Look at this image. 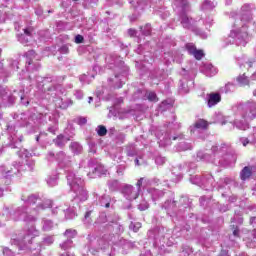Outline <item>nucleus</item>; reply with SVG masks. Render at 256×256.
I'll return each mask as SVG.
<instances>
[{
    "mask_svg": "<svg viewBox=\"0 0 256 256\" xmlns=\"http://www.w3.org/2000/svg\"><path fill=\"white\" fill-rule=\"evenodd\" d=\"M217 103H221V94L219 93L209 94L208 107H215Z\"/></svg>",
    "mask_w": 256,
    "mask_h": 256,
    "instance_id": "f257e3e1",
    "label": "nucleus"
},
{
    "mask_svg": "<svg viewBox=\"0 0 256 256\" xmlns=\"http://www.w3.org/2000/svg\"><path fill=\"white\" fill-rule=\"evenodd\" d=\"M251 175H253V167L246 166L240 172V179L242 181H247V179H249Z\"/></svg>",
    "mask_w": 256,
    "mask_h": 256,
    "instance_id": "f03ea898",
    "label": "nucleus"
},
{
    "mask_svg": "<svg viewBox=\"0 0 256 256\" xmlns=\"http://www.w3.org/2000/svg\"><path fill=\"white\" fill-rule=\"evenodd\" d=\"M133 189H135L132 185H127L124 187L123 192L125 193V195H128V197H130V199H137V197H139V192H135L133 193Z\"/></svg>",
    "mask_w": 256,
    "mask_h": 256,
    "instance_id": "7ed1b4c3",
    "label": "nucleus"
},
{
    "mask_svg": "<svg viewBox=\"0 0 256 256\" xmlns=\"http://www.w3.org/2000/svg\"><path fill=\"white\" fill-rule=\"evenodd\" d=\"M24 57H26V64L31 65L33 63V59L37 57V52H35V50H29L24 54Z\"/></svg>",
    "mask_w": 256,
    "mask_h": 256,
    "instance_id": "20e7f679",
    "label": "nucleus"
},
{
    "mask_svg": "<svg viewBox=\"0 0 256 256\" xmlns=\"http://www.w3.org/2000/svg\"><path fill=\"white\" fill-rule=\"evenodd\" d=\"M53 141L57 147H60L61 149L65 147V136L63 134L58 135Z\"/></svg>",
    "mask_w": 256,
    "mask_h": 256,
    "instance_id": "39448f33",
    "label": "nucleus"
},
{
    "mask_svg": "<svg viewBox=\"0 0 256 256\" xmlns=\"http://www.w3.org/2000/svg\"><path fill=\"white\" fill-rule=\"evenodd\" d=\"M194 127L196 129H207V127H209V122L204 119H200L194 124Z\"/></svg>",
    "mask_w": 256,
    "mask_h": 256,
    "instance_id": "423d86ee",
    "label": "nucleus"
},
{
    "mask_svg": "<svg viewBox=\"0 0 256 256\" xmlns=\"http://www.w3.org/2000/svg\"><path fill=\"white\" fill-rule=\"evenodd\" d=\"M185 49L188 51L189 55H194L195 51L197 50V46L193 43H187L185 45Z\"/></svg>",
    "mask_w": 256,
    "mask_h": 256,
    "instance_id": "0eeeda50",
    "label": "nucleus"
},
{
    "mask_svg": "<svg viewBox=\"0 0 256 256\" xmlns=\"http://www.w3.org/2000/svg\"><path fill=\"white\" fill-rule=\"evenodd\" d=\"M194 59H196V61H201V59H203V57H205V52H203V50H199L197 49L194 54H192Z\"/></svg>",
    "mask_w": 256,
    "mask_h": 256,
    "instance_id": "6e6552de",
    "label": "nucleus"
},
{
    "mask_svg": "<svg viewBox=\"0 0 256 256\" xmlns=\"http://www.w3.org/2000/svg\"><path fill=\"white\" fill-rule=\"evenodd\" d=\"M147 99L148 101H151L153 103H157V101H159V97H157V94L155 92H148Z\"/></svg>",
    "mask_w": 256,
    "mask_h": 256,
    "instance_id": "1a4fd4ad",
    "label": "nucleus"
},
{
    "mask_svg": "<svg viewBox=\"0 0 256 256\" xmlns=\"http://www.w3.org/2000/svg\"><path fill=\"white\" fill-rule=\"evenodd\" d=\"M97 134L99 135V137H105V135H107V128L103 125H99Z\"/></svg>",
    "mask_w": 256,
    "mask_h": 256,
    "instance_id": "9d476101",
    "label": "nucleus"
},
{
    "mask_svg": "<svg viewBox=\"0 0 256 256\" xmlns=\"http://www.w3.org/2000/svg\"><path fill=\"white\" fill-rule=\"evenodd\" d=\"M238 82L242 85H249V80L245 76L238 77Z\"/></svg>",
    "mask_w": 256,
    "mask_h": 256,
    "instance_id": "9b49d317",
    "label": "nucleus"
},
{
    "mask_svg": "<svg viewBox=\"0 0 256 256\" xmlns=\"http://www.w3.org/2000/svg\"><path fill=\"white\" fill-rule=\"evenodd\" d=\"M131 227H132V231H134V233H138L139 229L141 228V223L136 222V223L132 224Z\"/></svg>",
    "mask_w": 256,
    "mask_h": 256,
    "instance_id": "f8f14e48",
    "label": "nucleus"
},
{
    "mask_svg": "<svg viewBox=\"0 0 256 256\" xmlns=\"http://www.w3.org/2000/svg\"><path fill=\"white\" fill-rule=\"evenodd\" d=\"M83 41H85V38H83V36L82 35H76V37H75V43H83Z\"/></svg>",
    "mask_w": 256,
    "mask_h": 256,
    "instance_id": "ddd939ff",
    "label": "nucleus"
},
{
    "mask_svg": "<svg viewBox=\"0 0 256 256\" xmlns=\"http://www.w3.org/2000/svg\"><path fill=\"white\" fill-rule=\"evenodd\" d=\"M143 185V178H140L137 183H136V187H138L137 192L140 193L141 192V187Z\"/></svg>",
    "mask_w": 256,
    "mask_h": 256,
    "instance_id": "4468645a",
    "label": "nucleus"
},
{
    "mask_svg": "<svg viewBox=\"0 0 256 256\" xmlns=\"http://www.w3.org/2000/svg\"><path fill=\"white\" fill-rule=\"evenodd\" d=\"M24 33L28 37H32V35H33V28H26V29H24Z\"/></svg>",
    "mask_w": 256,
    "mask_h": 256,
    "instance_id": "2eb2a0df",
    "label": "nucleus"
},
{
    "mask_svg": "<svg viewBox=\"0 0 256 256\" xmlns=\"http://www.w3.org/2000/svg\"><path fill=\"white\" fill-rule=\"evenodd\" d=\"M232 229H234V230H233V235H234V237H239V226L233 225V226H232Z\"/></svg>",
    "mask_w": 256,
    "mask_h": 256,
    "instance_id": "dca6fc26",
    "label": "nucleus"
},
{
    "mask_svg": "<svg viewBox=\"0 0 256 256\" xmlns=\"http://www.w3.org/2000/svg\"><path fill=\"white\" fill-rule=\"evenodd\" d=\"M181 3L182 7H187L188 3L187 0H177Z\"/></svg>",
    "mask_w": 256,
    "mask_h": 256,
    "instance_id": "f3484780",
    "label": "nucleus"
},
{
    "mask_svg": "<svg viewBox=\"0 0 256 256\" xmlns=\"http://www.w3.org/2000/svg\"><path fill=\"white\" fill-rule=\"evenodd\" d=\"M85 219H89L91 217V211L85 213Z\"/></svg>",
    "mask_w": 256,
    "mask_h": 256,
    "instance_id": "a211bd4d",
    "label": "nucleus"
},
{
    "mask_svg": "<svg viewBox=\"0 0 256 256\" xmlns=\"http://www.w3.org/2000/svg\"><path fill=\"white\" fill-rule=\"evenodd\" d=\"M61 51H65V53H69V48H67V46H63L61 48Z\"/></svg>",
    "mask_w": 256,
    "mask_h": 256,
    "instance_id": "6ab92c4d",
    "label": "nucleus"
},
{
    "mask_svg": "<svg viewBox=\"0 0 256 256\" xmlns=\"http://www.w3.org/2000/svg\"><path fill=\"white\" fill-rule=\"evenodd\" d=\"M129 35H131V36L135 35V30L130 29V30H129Z\"/></svg>",
    "mask_w": 256,
    "mask_h": 256,
    "instance_id": "aec40b11",
    "label": "nucleus"
},
{
    "mask_svg": "<svg viewBox=\"0 0 256 256\" xmlns=\"http://www.w3.org/2000/svg\"><path fill=\"white\" fill-rule=\"evenodd\" d=\"M247 145H249V140H245V141L243 142V146H244V147H247Z\"/></svg>",
    "mask_w": 256,
    "mask_h": 256,
    "instance_id": "412c9836",
    "label": "nucleus"
},
{
    "mask_svg": "<svg viewBox=\"0 0 256 256\" xmlns=\"http://www.w3.org/2000/svg\"><path fill=\"white\" fill-rule=\"evenodd\" d=\"M135 163H136V165H138V166L141 165V163L139 162V159H138V158L135 159Z\"/></svg>",
    "mask_w": 256,
    "mask_h": 256,
    "instance_id": "4be33fe9",
    "label": "nucleus"
},
{
    "mask_svg": "<svg viewBox=\"0 0 256 256\" xmlns=\"http://www.w3.org/2000/svg\"><path fill=\"white\" fill-rule=\"evenodd\" d=\"M105 207L106 209H109V207H111V203H106Z\"/></svg>",
    "mask_w": 256,
    "mask_h": 256,
    "instance_id": "5701e85b",
    "label": "nucleus"
},
{
    "mask_svg": "<svg viewBox=\"0 0 256 256\" xmlns=\"http://www.w3.org/2000/svg\"><path fill=\"white\" fill-rule=\"evenodd\" d=\"M82 123H87V119L86 118H81Z\"/></svg>",
    "mask_w": 256,
    "mask_h": 256,
    "instance_id": "b1692460",
    "label": "nucleus"
},
{
    "mask_svg": "<svg viewBox=\"0 0 256 256\" xmlns=\"http://www.w3.org/2000/svg\"><path fill=\"white\" fill-rule=\"evenodd\" d=\"M39 139H40V137H39V136H37V137H36V141H37V142H39Z\"/></svg>",
    "mask_w": 256,
    "mask_h": 256,
    "instance_id": "393cba45",
    "label": "nucleus"
},
{
    "mask_svg": "<svg viewBox=\"0 0 256 256\" xmlns=\"http://www.w3.org/2000/svg\"><path fill=\"white\" fill-rule=\"evenodd\" d=\"M90 101H93V98H90Z\"/></svg>",
    "mask_w": 256,
    "mask_h": 256,
    "instance_id": "a878e982",
    "label": "nucleus"
},
{
    "mask_svg": "<svg viewBox=\"0 0 256 256\" xmlns=\"http://www.w3.org/2000/svg\"><path fill=\"white\" fill-rule=\"evenodd\" d=\"M90 101H93V98H90Z\"/></svg>",
    "mask_w": 256,
    "mask_h": 256,
    "instance_id": "bb28decb",
    "label": "nucleus"
},
{
    "mask_svg": "<svg viewBox=\"0 0 256 256\" xmlns=\"http://www.w3.org/2000/svg\"><path fill=\"white\" fill-rule=\"evenodd\" d=\"M66 233H69V230H66Z\"/></svg>",
    "mask_w": 256,
    "mask_h": 256,
    "instance_id": "cd10ccee",
    "label": "nucleus"
},
{
    "mask_svg": "<svg viewBox=\"0 0 256 256\" xmlns=\"http://www.w3.org/2000/svg\"><path fill=\"white\" fill-rule=\"evenodd\" d=\"M177 138L176 137H174V141L176 140Z\"/></svg>",
    "mask_w": 256,
    "mask_h": 256,
    "instance_id": "c85d7f7f",
    "label": "nucleus"
},
{
    "mask_svg": "<svg viewBox=\"0 0 256 256\" xmlns=\"http://www.w3.org/2000/svg\"><path fill=\"white\" fill-rule=\"evenodd\" d=\"M73 1H79V0H73Z\"/></svg>",
    "mask_w": 256,
    "mask_h": 256,
    "instance_id": "c756f323",
    "label": "nucleus"
}]
</instances>
